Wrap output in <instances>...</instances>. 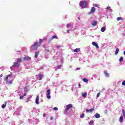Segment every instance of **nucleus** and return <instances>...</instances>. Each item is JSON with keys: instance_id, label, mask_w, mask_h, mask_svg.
Here are the masks:
<instances>
[{"instance_id": "nucleus-37", "label": "nucleus", "mask_w": 125, "mask_h": 125, "mask_svg": "<svg viewBox=\"0 0 125 125\" xmlns=\"http://www.w3.org/2000/svg\"><path fill=\"white\" fill-rule=\"evenodd\" d=\"M57 68L58 69H60V68H61V65H58Z\"/></svg>"}, {"instance_id": "nucleus-35", "label": "nucleus", "mask_w": 125, "mask_h": 125, "mask_svg": "<svg viewBox=\"0 0 125 125\" xmlns=\"http://www.w3.org/2000/svg\"><path fill=\"white\" fill-rule=\"evenodd\" d=\"M122 85H125V81L122 82Z\"/></svg>"}, {"instance_id": "nucleus-5", "label": "nucleus", "mask_w": 125, "mask_h": 125, "mask_svg": "<svg viewBox=\"0 0 125 125\" xmlns=\"http://www.w3.org/2000/svg\"><path fill=\"white\" fill-rule=\"evenodd\" d=\"M29 60H31V57H24L23 58L22 61H28Z\"/></svg>"}, {"instance_id": "nucleus-53", "label": "nucleus", "mask_w": 125, "mask_h": 125, "mask_svg": "<svg viewBox=\"0 0 125 125\" xmlns=\"http://www.w3.org/2000/svg\"><path fill=\"white\" fill-rule=\"evenodd\" d=\"M124 54L125 55V51L124 52Z\"/></svg>"}, {"instance_id": "nucleus-33", "label": "nucleus", "mask_w": 125, "mask_h": 125, "mask_svg": "<svg viewBox=\"0 0 125 125\" xmlns=\"http://www.w3.org/2000/svg\"><path fill=\"white\" fill-rule=\"evenodd\" d=\"M23 98H24V96H21L20 97V99H23Z\"/></svg>"}, {"instance_id": "nucleus-9", "label": "nucleus", "mask_w": 125, "mask_h": 125, "mask_svg": "<svg viewBox=\"0 0 125 125\" xmlns=\"http://www.w3.org/2000/svg\"><path fill=\"white\" fill-rule=\"evenodd\" d=\"M39 100H40V97H39V96H37L35 103L37 104V105H39V104H40V103L39 102Z\"/></svg>"}, {"instance_id": "nucleus-21", "label": "nucleus", "mask_w": 125, "mask_h": 125, "mask_svg": "<svg viewBox=\"0 0 125 125\" xmlns=\"http://www.w3.org/2000/svg\"><path fill=\"white\" fill-rule=\"evenodd\" d=\"M42 42H43L42 39H40L39 42H38L39 46H41V43H42Z\"/></svg>"}, {"instance_id": "nucleus-1", "label": "nucleus", "mask_w": 125, "mask_h": 125, "mask_svg": "<svg viewBox=\"0 0 125 125\" xmlns=\"http://www.w3.org/2000/svg\"><path fill=\"white\" fill-rule=\"evenodd\" d=\"M40 46L38 41L34 42V44L31 46L30 51H34L38 49V47Z\"/></svg>"}, {"instance_id": "nucleus-25", "label": "nucleus", "mask_w": 125, "mask_h": 125, "mask_svg": "<svg viewBox=\"0 0 125 125\" xmlns=\"http://www.w3.org/2000/svg\"><path fill=\"white\" fill-rule=\"evenodd\" d=\"M94 124V121H93V120H91V121L89 122V125H93Z\"/></svg>"}, {"instance_id": "nucleus-20", "label": "nucleus", "mask_w": 125, "mask_h": 125, "mask_svg": "<svg viewBox=\"0 0 125 125\" xmlns=\"http://www.w3.org/2000/svg\"><path fill=\"white\" fill-rule=\"evenodd\" d=\"M105 30H106V27H105V26L101 28V32H105Z\"/></svg>"}, {"instance_id": "nucleus-47", "label": "nucleus", "mask_w": 125, "mask_h": 125, "mask_svg": "<svg viewBox=\"0 0 125 125\" xmlns=\"http://www.w3.org/2000/svg\"><path fill=\"white\" fill-rule=\"evenodd\" d=\"M26 89H27V87H24V90H26Z\"/></svg>"}, {"instance_id": "nucleus-18", "label": "nucleus", "mask_w": 125, "mask_h": 125, "mask_svg": "<svg viewBox=\"0 0 125 125\" xmlns=\"http://www.w3.org/2000/svg\"><path fill=\"white\" fill-rule=\"evenodd\" d=\"M86 95H87V93H82V96L83 97H86Z\"/></svg>"}, {"instance_id": "nucleus-26", "label": "nucleus", "mask_w": 125, "mask_h": 125, "mask_svg": "<svg viewBox=\"0 0 125 125\" xmlns=\"http://www.w3.org/2000/svg\"><path fill=\"white\" fill-rule=\"evenodd\" d=\"M124 60V57H121L119 59V62H122Z\"/></svg>"}, {"instance_id": "nucleus-16", "label": "nucleus", "mask_w": 125, "mask_h": 125, "mask_svg": "<svg viewBox=\"0 0 125 125\" xmlns=\"http://www.w3.org/2000/svg\"><path fill=\"white\" fill-rule=\"evenodd\" d=\"M22 61H23L22 60V59H19V58L17 59V62H18V63H21Z\"/></svg>"}, {"instance_id": "nucleus-38", "label": "nucleus", "mask_w": 125, "mask_h": 125, "mask_svg": "<svg viewBox=\"0 0 125 125\" xmlns=\"http://www.w3.org/2000/svg\"><path fill=\"white\" fill-rule=\"evenodd\" d=\"M43 117L44 118H45V117H46V114L45 113L43 114Z\"/></svg>"}, {"instance_id": "nucleus-11", "label": "nucleus", "mask_w": 125, "mask_h": 125, "mask_svg": "<svg viewBox=\"0 0 125 125\" xmlns=\"http://www.w3.org/2000/svg\"><path fill=\"white\" fill-rule=\"evenodd\" d=\"M92 44H93L94 46H96L97 48H99V46H98V44L96 42H92Z\"/></svg>"}, {"instance_id": "nucleus-48", "label": "nucleus", "mask_w": 125, "mask_h": 125, "mask_svg": "<svg viewBox=\"0 0 125 125\" xmlns=\"http://www.w3.org/2000/svg\"><path fill=\"white\" fill-rule=\"evenodd\" d=\"M67 34H69V30H67Z\"/></svg>"}, {"instance_id": "nucleus-32", "label": "nucleus", "mask_w": 125, "mask_h": 125, "mask_svg": "<svg viewBox=\"0 0 125 125\" xmlns=\"http://www.w3.org/2000/svg\"><path fill=\"white\" fill-rule=\"evenodd\" d=\"M84 117V114H83L81 116L80 118H81L82 119H83V118Z\"/></svg>"}, {"instance_id": "nucleus-51", "label": "nucleus", "mask_w": 125, "mask_h": 125, "mask_svg": "<svg viewBox=\"0 0 125 125\" xmlns=\"http://www.w3.org/2000/svg\"><path fill=\"white\" fill-rule=\"evenodd\" d=\"M0 77H2V74H1L0 75Z\"/></svg>"}, {"instance_id": "nucleus-49", "label": "nucleus", "mask_w": 125, "mask_h": 125, "mask_svg": "<svg viewBox=\"0 0 125 125\" xmlns=\"http://www.w3.org/2000/svg\"><path fill=\"white\" fill-rule=\"evenodd\" d=\"M81 69V68H76V70H80Z\"/></svg>"}, {"instance_id": "nucleus-54", "label": "nucleus", "mask_w": 125, "mask_h": 125, "mask_svg": "<svg viewBox=\"0 0 125 125\" xmlns=\"http://www.w3.org/2000/svg\"><path fill=\"white\" fill-rule=\"evenodd\" d=\"M26 92H28V90H26Z\"/></svg>"}, {"instance_id": "nucleus-22", "label": "nucleus", "mask_w": 125, "mask_h": 125, "mask_svg": "<svg viewBox=\"0 0 125 125\" xmlns=\"http://www.w3.org/2000/svg\"><path fill=\"white\" fill-rule=\"evenodd\" d=\"M6 104H7V103H6V102H5V104H2V105H1V108H2V109H3L4 108H5V107H6Z\"/></svg>"}, {"instance_id": "nucleus-3", "label": "nucleus", "mask_w": 125, "mask_h": 125, "mask_svg": "<svg viewBox=\"0 0 125 125\" xmlns=\"http://www.w3.org/2000/svg\"><path fill=\"white\" fill-rule=\"evenodd\" d=\"M11 77H12V74H10L7 76V77L4 79V81L7 82L9 84H12V82H13V80H10L8 82V78L11 79Z\"/></svg>"}, {"instance_id": "nucleus-28", "label": "nucleus", "mask_w": 125, "mask_h": 125, "mask_svg": "<svg viewBox=\"0 0 125 125\" xmlns=\"http://www.w3.org/2000/svg\"><path fill=\"white\" fill-rule=\"evenodd\" d=\"M46 97L48 99H50L51 96H50V95L47 94Z\"/></svg>"}, {"instance_id": "nucleus-39", "label": "nucleus", "mask_w": 125, "mask_h": 125, "mask_svg": "<svg viewBox=\"0 0 125 125\" xmlns=\"http://www.w3.org/2000/svg\"><path fill=\"white\" fill-rule=\"evenodd\" d=\"M67 27L68 28H69V27H71V24H67Z\"/></svg>"}, {"instance_id": "nucleus-45", "label": "nucleus", "mask_w": 125, "mask_h": 125, "mask_svg": "<svg viewBox=\"0 0 125 125\" xmlns=\"http://www.w3.org/2000/svg\"><path fill=\"white\" fill-rule=\"evenodd\" d=\"M46 50L47 52H49V51H50L49 49H47V50Z\"/></svg>"}, {"instance_id": "nucleus-7", "label": "nucleus", "mask_w": 125, "mask_h": 125, "mask_svg": "<svg viewBox=\"0 0 125 125\" xmlns=\"http://www.w3.org/2000/svg\"><path fill=\"white\" fill-rule=\"evenodd\" d=\"M96 10V9L95 7H92L91 9V10L90 11V13L91 14L92 13H94L95 12V11Z\"/></svg>"}, {"instance_id": "nucleus-41", "label": "nucleus", "mask_w": 125, "mask_h": 125, "mask_svg": "<svg viewBox=\"0 0 125 125\" xmlns=\"http://www.w3.org/2000/svg\"><path fill=\"white\" fill-rule=\"evenodd\" d=\"M52 120H53V117H50V120L52 121Z\"/></svg>"}, {"instance_id": "nucleus-10", "label": "nucleus", "mask_w": 125, "mask_h": 125, "mask_svg": "<svg viewBox=\"0 0 125 125\" xmlns=\"http://www.w3.org/2000/svg\"><path fill=\"white\" fill-rule=\"evenodd\" d=\"M93 111H94V108H90V109H86V112H87V113H88V112H90V113H92Z\"/></svg>"}, {"instance_id": "nucleus-55", "label": "nucleus", "mask_w": 125, "mask_h": 125, "mask_svg": "<svg viewBox=\"0 0 125 125\" xmlns=\"http://www.w3.org/2000/svg\"><path fill=\"white\" fill-rule=\"evenodd\" d=\"M41 69H42V67H41Z\"/></svg>"}, {"instance_id": "nucleus-23", "label": "nucleus", "mask_w": 125, "mask_h": 125, "mask_svg": "<svg viewBox=\"0 0 125 125\" xmlns=\"http://www.w3.org/2000/svg\"><path fill=\"white\" fill-rule=\"evenodd\" d=\"M104 74L105 75L106 77H109V73L107 72V71H105L104 72Z\"/></svg>"}, {"instance_id": "nucleus-17", "label": "nucleus", "mask_w": 125, "mask_h": 125, "mask_svg": "<svg viewBox=\"0 0 125 125\" xmlns=\"http://www.w3.org/2000/svg\"><path fill=\"white\" fill-rule=\"evenodd\" d=\"M39 54H40V51H37L35 53V58H38Z\"/></svg>"}, {"instance_id": "nucleus-52", "label": "nucleus", "mask_w": 125, "mask_h": 125, "mask_svg": "<svg viewBox=\"0 0 125 125\" xmlns=\"http://www.w3.org/2000/svg\"><path fill=\"white\" fill-rule=\"evenodd\" d=\"M78 85L79 87L81 86V84H79Z\"/></svg>"}, {"instance_id": "nucleus-4", "label": "nucleus", "mask_w": 125, "mask_h": 125, "mask_svg": "<svg viewBox=\"0 0 125 125\" xmlns=\"http://www.w3.org/2000/svg\"><path fill=\"white\" fill-rule=\"evenodd\" d=\"M72 107H73V104H71L66 105L65 111H68V110H70V108H72Z\"/></svg>"}, {"instance_id": "nucleus-8", "label": "nucleus", "mask_w": 125, "mask_h": 125, "mask_svg": "<svg viewBox=\"0 0 125 125\" xmlns=\"http://www.w3.org/2000/svg\"><path fill=\"white\" fill-rule=\"evenodd\" d=\"M54 39H58V36L56 35L53 36L52 38L50 40H49V42H51L52 40H54Z\"/></svg>"}, {"instance_id": "nucleus-6", "label": "nucleus", "mask_w": 125, "mask_h": 125, "mask_svg": "<svg viewBox=\"0 0 125 125\" xmlns=\"http://www.w3.org/2000/svg\"><path fill=\"white\" fill-rule=\"evenodd\" d=\"M20 66V63L18 62H14L13 65V67H19Z\"/></svg>"}, {"instance_id": "nucleus-31", "label": "nucleus", "mask_w": 125, "mask_h": 125, "mask_svg": "<svg viewBox=\"0 0 125 125\" xmlns=\"http://www.w3.org/2000/svg\"><path fill=\"white\" fill-rule=\"evenodd\" d=\"M47 94H49V95H50V89L47 90Z\"/></svg>"}, {"instance_id": "nucleus-40", "label": "nucleus", "mask_w": 125, "mask_h": 125, "mask_svg": "<svg viewBox=\"0 0 125 125\" xmlns=\"http://www.w3.org/2000/svg\"><path fill=\"white\" fill-rule=\"evenodd\" d=\"M26 95H27V94L26 93H24L23 94V95H22V96H23V97H24V96H26Z\"/></svg>"}, {"instance_id": "nucleus-43", "label": "nucleus", "mask_w": 125, "mask_h": 125, "mask_svg": "<svg viewBox=\"0 0 125 125\" xmlns=\"http://www.w3.org/2000/svg\"><path fill=\"white\" fill-rule=\"evenodd\" d=\"M110 7H109V6H108V7H107V10L110 9Z\"/></svg>"}, {"instance_id": "nucleus-42", "label": "nucleus", "mask_w": 125, "mask_h": 125, "mask_svg": "<svg viewBox=\"0 0 125 125\" xmlns=\"http://www.w3.org/2000/svg\"><path fill=\"white\" fill-rule=\"evenodd\" d=\"M60 47H61V46H60V45H59V46H57V48H59Z\"/></svg>"}, {"instance_id": "nucleus-30", "label": "nucleus", "mask_w": 125, "mask_h": 125, "mask_svg": "<svg viewBox=\"0 0 125 125\" xmlns=\"http://www.w3.org/2000/svg\"><path fill=\"white\" fill-rule=\"evenodd\" d=\"M122 112H123V114L124 117H125V109L122 110Z\"/></svg>"}, {"instance_id": "nucleus-19", "label": "nucleus", "mask_w": 125, "mask_h": 125, "mask_svg": "<svg viewBox=\"0 0 125 125\" xmlns=\"http://www.w3.org/2000/svg\"><path fill=\"white\" fill-rule=\"evenodd\" d=\"M81 50V48H76L75 50H74V52H79Z\"/></svg>"}, {"instance_id": "nucleus-27", "label": "nucleus", "mask_w": 125, "mask_h": 125, "mask_svg": "<svg viewBox=\"0 0 125 125\" xmlns=\"http://www.w3.org/2000/svg\"><path fill=\"white\" fill-rule=\"evenodd\" d=\"M83 81H84V83H87V82H88V80L86 78H84L83 79Z\"/></svg>"}, {"instance_id": "nucleus-24", "label": "nucleus", "mask_w": 125, "mask_h": 125, "mask_svg": "<svg viewBox=\"0 0 125 125\" xmlns=\"http://www.w3.org/2000/svg\"><path fill=\"white\" fill-rule=\"evenodd\" d=\"M119 50H120V49H119V48H117V49H116V50H115L116 55H117V54H118V53H119Z\"/></svg>"}, {"instance_id": "nucleus-2", "label": "nucleus", "mask_w": 125, "mask_h": 125, "mask_svg": "<svg viewBox=\"0 0 125 125\" xmlns=\"http://www.w3.org/2000/svg\"><path fill=\"white\" fill-rule=\"evenodd\" d=\"M79 3L80 6H81L82 8H85V7L88 5L87 2L84 0L81 1Z\"/></svg>"}, {"instance_id": "nucleus-12", "label": "nucleus", "mask_w": 125, "mask_h": 125, "mask_svg": "<svg viewBox=\"0 0 125 125\" xmlns=\"http://www.w3.org/2000/svg\"><path fill=\"white\" fill-rule=\"evenodd\" d=\"M119 122L120 123H123V122H124V116L123 115H121L119 118Z\"/></svg>"}, {"instance_id": "nucleus-29", "label": "nucleus", "mask_w": 125, "mask_h": 125, "mask_svg": "<svg viewBox=\"0 0 125 125\" xmlns=\"http://www.w3.org/2000/svg\"><path fill=\"white\" fill-rule=\"evenodd\" d=\"M123 20V18L122 17H118L117 19V21H120V20Z\"/></svg>"}, {"instance_id": "nucleus-36", "label": "nucleus", "mask_w": 125, "mask_h": 125, "mask_svg": "<svg viewBox=\"0 0 125 125\" xmlns=\"http://www.w3.org/2000/svg\"><path fill=\"white\" fill-rule=\"evenodd\" d=\"M100 96V93H99L97 94V97H99Z\"/></svg>"}, {"instance_id": "nucleus-34", "label": "nucleus", "mask_w": 125, "mask_h": 125, "mask_svg": "<svg viewBox=\"0 0 125 125\" xmlns=\"http://www.w3.org/2000/svg\"><path fill=\"white\" fill-rule=\"evenodd\" d=\"M53 110H55V111H57V110H58V108H57V107H54V108H53Z\"/></svg>"}, {"instance_id": "nucleus-50", "label": "nucleus", "mask_w": 125, "mask_h": 125, "mask_svg": "<svg viewBox=\"0 0 125 125\" xmlns=\"http://www.w3.org/2000/svg\"><path fill=\"white\" fill-rule=\"evenodd\" d=\"M78 19H79V20H81V19L80 18V17H79L78 18Z\"/></svg>"}, {"instance_id": "nucleus-15", "label": "nucleus", "mask_w": 125, "mask_h": 125, "mask_svg": "<svg viewBox=\"0 0 125 125\" xmlns=\"http://www.w3.org/2000/svg\"><path fill=\"white\" fill-rule=\"evenodd\" d=\"M95 118H96V119H99V118H100V114H99L98 113H96L95 115Z\"/></svg>"}, {"instance_id": "nucleus-46", "label": "nucleus", "mask_w": 125, "mask_h": 125, "mask_svg": "<svg viewBox=\"0 0 125 125\" xmlns=\"http://www.w3.org/2000/svg\"><path fill=\"white\" fill-rule=\"evenodd\" d=\"M29 98H32V96L30 95L29 97H28V99Z\"/></svg>"}, {"instance_id": "nucleus-14", "label": "nucleus", "mask_w": 125, "mask_h": 125, "mask_svg": "<svg viewBox=\"0 0 125 125\" xmlns=\"http://www.w3.org/2000/svg\"><path fill=\"white\" fill-rule=\"evenodd\" d=\"M39 77L40 78L39 81H42V78H43V75L42 74L39 75Z\"/></svg>"}, {"instance_id": "nucleus-44", "label": "nucleus", "mask_w": 125, "mask_h": 125, "mask_svg": "<svg viewBox=\"0 0 125 125\" xmlns=\"http://www.w3.org/2000/svg\"><path fill=\"white\" fill-rule=\"evenodd\" d=\"M43 47L44 48H45V44L43 45Z\"/></svg>"}, {"instance_id": "nucleus-13", "label": "nucleus", "mask_w": 125, "mask_h": 125, "mask_svg": "<svg viewBox=\"0 0 125 125\" xmlns=\"http://www.w3.org/2000/svg\"><path fill=\"white\" fill-rule=\"evenodd\" d=\"M91 25H92V26H96V25H97V21H94L91 23Z\"/></svg>"}]
</instances>
